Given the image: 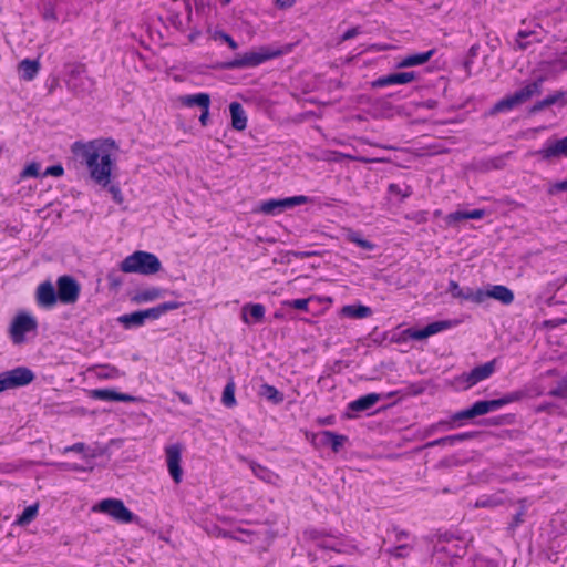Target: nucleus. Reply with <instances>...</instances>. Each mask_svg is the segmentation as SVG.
I'll return each mask as SVG.
<instances>
[{
	"label": "nucleus",
	"instance_id": "1",
	"mask_svg": "<svg viewBox=\"0 0 567 567\" xmlns=\"http://www.w3.org/2000/svg\"><path fill=\"white\" fill-rule=\"evenodd\" d=\"M118 150L116 143L112 138L93 140L87 143L74 142L71 151L82 161L89 168L91 178L102 187H109L113 199L121 204L123 195L117 185L111 184V174L114 166L113 156Z\"/></svg>",
	"mask_w": 567,
	"mask_h": 567
},
{
	"label": "nucleus",
	"instance_id": "2",
	"mask_svg": "<svg viewBox=\"0 0 567 567\" xmlns=\"http://www.w3.org/2000/svg\"><path fill=\"white\" fill-rule=\"evenodd\" d=\"M162 268L159 259L152 252L137 250L127 256L120 266L126 274L154 275Z\"/></svg>",
	"mask_w": 567,
	"mask_h": 567
},
{
	"label": "nucleus",
	"instance_id": "3",
	"mask_svg": "<svg viewBox=\"0 0 567 567\" xmlns=\"http://www.w3.org/2000/svg\"><path fill=\"white\" fill-rule=\"evenodd\" d=\"M544 81L545 78L539 76L537 80L528 83L520 90L514 92L512 95L502 99L494 105L493 113L509 111L515 106L527 102L533 96L539 95L542 93V86Z\"/></svg>",
	"mask_w": 567,
	"mask_h": 567
},
{
	"label": "nucleus",
	"instance_id": "4",
	"mask_svg": "<svg viewBox=\"0 0 567 567\" xmlns=\"http://www.w3.org/2000/svg\"><path fill=\"white\" fill-rule=\"evenodd\" d=\"M38 330V321L37 319L25 312L21 311L16 315L12 319L11 324L9 327V336L13 344H22L25 342V334L33 332L35 333Z\"/></svg>",
	"mask_w": 567,
	"mask_h": 567
},
{
	"label": "nucleus",
	"instance_id": "5",
	"mask_svg": "<svg viewBox=\"0 0 567 567\" xmlns=\"http://www.w3.org/2000/svg\"><path fill=\"white\" fill-rule=\"evenodd\" d=\"M33 371L27 367H17L0 373V393L30 384L34 380Z\"/></svg>",
	"mask_w": 567,
	"mask_h": 567
},
{
	"label": "nucleus",
	"instance_id": "6",
	"mask_svg": "<svg viewBox=\"0 0 567 567\" xmlns=\"http://www.w3.org/2000/svg\"><path fill=\"white\" fill-rule=\"evenodd\" d=\"M279 54L278 51H274L267 48H261L259 51L246 52L239 58H236L225 64L227 69H241L257 66Z\"/></svg>",
	"mask_w": 567,
	"mask_h": 567
},
{
	"label": "nucleus",
	"instance_id": "7",
	"mask_svg": "<svg viewBox=\"0 0 567 567\" xmlns=\"http://www.w3.org/2000/svg\"><path fill=\"white\" fill-rule=\"evenodd\" d=\"M102 513L110 515L113 519L120 523L137 522L138 517L134 515L121 499L106 498L99 503L96 506Z\"/></svg>",
	"mask_w": 567,
	"mask_h": 567
},
{
	"label": "nucleus",
	"instance_id": "8",
	"mask_svg": "<svg viewBox=\"0 0 567 567\" xmlns=\"http://www.w3.org/2000/svg\"><path fill=\"white\" fill-rule=\"evenodd\" d=\"M307 202L308 197L303 195L287 198H271L261 202L258 212L265 215L276 216L287 209L293 208L295 206L306 204Z\"/></svg>",
	"mask_w": 567,
	"mask_h": 567
},
{
	"label": "nucleus",
	"instance_id": "9",
	"mask_svg": "<svg viewBox=\"0 0 567 567\" xmlns=\"http://www.w3.org/2000/svg\"><path fill=\"white\" fill-rule=\"evenodd\" d=\"M81 287L78 281L68 275L61 276L56 280V292L59 301L63 305L75 303L80 297Z\"/></svg>",
	"mask_w": 567,
	"mask_h": 567
},
{
	"label": "nucleus",
	"instance_id": "10",
	"mask_svg": "<svg viewBox=\"0 0 567 567\" xmlns=\"http://www.w3.org/2000/svg\"><path fill=\"white\" fill-rule=\"evenodd\" d=\"M166 464L173 481L178 484L183 478L182 462V446L179 444H172L165 447Z\"/></svg>",
	"mask_w": 567,
	"mask_h": 567
},
{
	"label": "nucleus",
	"instance_id": "11",
	"mask_svg": "<svg viewBox=\"0 0 567 567\" xmlns=\"http://www.w3.org/2000/svg\"><path fill=\"white\" fill-rule=\"evenodd\" d=\"M495 371V361L492 360L482 365L473 368L470 372L463 373L460 377L462 383L465 384V389H470L478 382L488 379Z\"/></svg>",
	"mask_w": 567,
	"mask_h": 567
},
{
	"label": "nucleus",
	"instance_id": "12",
	"mask_svg": "<svg viewBox=\"0 0 567 567\" xmlns=\"http://www.w3.org/2000/svg\"><path fill=\"white\" fill-rule=\"evenodd\" d=\"M35 300L38 306L44 309H51L56 305L59 297L56 289L51 281H43L38 286Z\"/></svg>",
	"mask_w": 567,
	"mask_h": 567
},
{
	"label": "nucleus",
	"instance_id": "13",
	"mask_svg": "<svg viewBox=\"0 0 567 567\" xmlns=\"http://www.w3.org/2000/svg\"><path fill=\"white\" fill-rule=\"evenodd\" d=\"M523 398V393L519 391L511 392L495 400L476 401L480 408L481 415L487 414L492 411H496L502 406L519 401Z\"/></svg>",
	"mask_w": 567,
	"mask_h": 567
},
{
	"label": "nucleus",
	"instance_id": "14",
	"mask_svg": "<svg viewBox=\"0 0 567 567\" xmlns=\"http://www.w3.org/2000/svg\"><path fill=\"white\" fill-rule=\"evenodd\" d=\"M536 154L540 155L542 158L546 161L567 157V136L556 141H548Z\"/></svg>",
	"mask_w": 567,
	"mask_h": 567
},
{
	"label": "nucleus",
	"instance_id": "15",
	"mask_svg": "<svg viewBox=\"0 0 567 567\" xmlns=\"http://www.w3.org/2000/svg\"><path fill=\"white\" fill-rule=\"evenodd\" d=\"M416 79V73L411 72H399V73H391L384 76H380L377 80L372 82L373 87H383L388 85H395V84H406L412 82Z\"/></svg>",
	"mask_w": 567,
	"mask_h": 567
},
{
	"label": "nucleus",
	"instance_id": "16",
	"mask_svg": "<svg viewBox=\"0 0 567 567\" xmlns=\"http://www.w3.org/2000/svg\"><path fill=\"white\" fill-rule=\"evenodd\" d=\"M488 298L495 299L503 305H511L514 301V293L506 286L491 285L483 289V302Z\"/></svg>",
	"mask_w": 567,
	"mask_h": 567
},
{
	"label": "nucleus",
	"instance_id": "17",
	"mask_svg": "<svg viewBox=\"0 0 567 567\" xmlns=\"http://www.w3.org/2000/svg\"><path fill=\"white\" fill-rule=\"evenodd\" d=\"M90 396L101 401H121V402H134L136 398L126 393L117 392L114 389H94L91 390Z\"/></svg>",
	"mask_w": 567,
	"mask_h": 567
},
{
	"label": "nucleus",
	"instance_id": "18",
	"mask_svg": "<svg viewBox=\"0 0 567 567\" xmlns=\"http://www.w3.org/2000/svg\"><path fill=\"white\" fill-rule=\"evenodd\" d=\"M511 155L512 152H506L495 157L480 159L475 163V168L483 173L493 169H503L506 166L507 159Z\"/></svg>",
	"mask_w": 567,
	"mask_h": 567
},
{
	"label": "nucleus",
	"instance_id": "19",
	"mask_svg": "<svg viewBox=\"0 0 567 567\" xmlns=\"http://www.w3.org/2000/svg\"><path fill=\"white\" fill-rule=\"evenodd\" d=\"M183 303L178 301H166L163 303L157 305L156 307L148 308L145 310H141L143 315V319L146 322V320H157L163 315H165L168 311L179 309Z\"/></svg>",
	"mask_w": 567,
	"mask_h": 567
},
{
	"label": "nucleus",
	"instance_id": "20",
	"mask_svg": "<svg viewBox=\"0 0 567 567\" xmlns=\"http://www.w3.org/2000/svg\"><path fill=\"white\" fill-rule=\"evenodd\" d=\"M265 318V307L261 303H246L241 308V319L245 323L261 322Z\"/></svg>",
	"mask_w": 567,
	"mask_h": 567
},
{
	"label": "nucleus",
	"instance_id": "21",
	"mask_svg": "<svg viewBox=\"0 0 567 567\" xmlns=\"http://www.w3.org/2000/svg\"><path fill=\"white\" fill-rule=\"evenodd\" d=\"M381 395L378 393H369L363 395L348 404V411L350 412H363L371 409L377 402H379Z\"/></svg>",
	"mask_w": 567,
	"mask_h": 567
},
{
	"label": "nucleus",
	"instance_id": "22",
	"mask_svg": "<svg viewBox=\"0 0 567 567\" xmlns=\"http://www.w3.org/2000/svg\"><path fill=\"white\" fill-rule=\"evenodd\" d=\"M231 126L236 131H244L247 127V116L239 102H231L229 105Z\"/></svg>",
	"mask_w": 567,
	"mask_h": 567
},
{
	"label": "nucleus",
	"instance_id": "23",
	"mask_svg": "<svg viewBox=\"0 0 567 567\" xmlns=\"http://www.w3.org/2000/svg\"><path fill=\"white\" fill-rule=\"evenodd\" d=\"M434 53L435 49H431L426 52L409 54L398 63V68H411L415 65H422L426 63L433 56Z\"/></svg>",
	"mask_w": 567,
	"mask_h": 567
},
{
	"label": "nucleus",
	"instance_id": "24",
	"mask_svg": "<svg viewBox=\"0 0 567 567\" xmlns=\"http://www.w3.org/2000/svg\"><path fill=\"white\" fill-rule=\"evenodd\" d=\"M320 437L321 444L330 445L334 453H338L348 441V436L343 434H337L332 431H322L320 433Z\"/></svg>",
	"mask_w": 567,
	"mask_h": 567
},
{
	"label": "nucleus",
	"instance_id": "25",
	"mask_svg": "<svg viewBox=\"0 0 567 567\" xmlns=\"http://www.w3.org/2000/svg\"><path fill=\"white\" fill-rule=\"evenodd\" d=\"M480 415H481L480 408L477 405V402H475L471 408L454 413L451 416V421H449V422H440L437 424V426L439 425H447L450 429H452L453 427L452 423H454V422H458V421H463V420H468V419H474V417L480 416ZM434 427H436V425H433V429Z\"/></svg>",
	"mask_w": 567,
	"mask_h": 567
},
{
	"label": "nucleus",
	"instance_id": "26",
	"mask_svg": "<svg viewBox=\"0 0 567 567\" xmlns=\"http://www.w3.org/2000/svg\"><path fill=\"white\" fill-rule=\"evenodd\" d=\"M341 313L348 318L363 319L370 317L372 310L370 307L363 305H347L341 308Z\"/></svg>",
	"mask_w": 567,
	"mask_h": 567
},
{
	"label": "nucleus",
	"instance_id": "27",
	"mask_svg": "<svg viewBox=\"0 0 567 567\" xmlns=\"http://www.w3.org/2000/svg\"><path fill=\"white\" fill-rule=\"evenodd\" d=\"M40 70V63L37 60L24 59L19 63L21 78L31 81L35 78Z\"/></svg>",
	"mask_w": 567,
	"mask_h": 567
},
{
	"label": "nucleus",
	"instance_id": "28",
	"mask_svg": "<svg viewBox=\"0 0 567 567\" xmlns=\"http://www.w3.org/2000/svg\"><path fill=\"white\" fill-rule=\"evenodd\" d=\"M181 102L183 105L192 107V106H199L203 107H209L210 105V96L207 93H197L192 95H184L181 97Z\"/></svg>",
	"mask_w": 567,
	"mask_h": 567
},
{
	"label": "nucleus",
	"instance_id": "29",
	"mask_svg": "<svg viewBox=\"0 0 567 567\" xmlns=\"http://www.w3.org/2000/svg\"><path fill=\"white\" fill-rule=\"evenodd\" d=\"M484 209H473L471 212L456 210L447 215L449 223H457L465 219H481L485 216Z\"/></svg>",
	"mask_w": 567,
	"mask_h": 567
},
{
	"label": "nucleus",
	"instance_id": "30",
	"mask_svg": "<svg viewBox=\"0 0 567 567\" xmlns=\"http://www.w3.org/2000/svg\"><path fill=\"white\" fill-rule=\"evenodd\" d=\"M117 321L122 323L125 329L142 327L145 323L141 310L122 315L117 318Z\"/></svg>",
	"mask_w": 567,
	"mask_h": 567
},
{
	"label": "nucleus",
	"instance_id": "31",
	"mask_svg": "<svg viewBox=\"0 0 567 567\" xmlns=\"http://www.w3.org/2000/svg\"><path fill=\"white\" fill-rule=\"evenodd\" d=\"M163 296V290L156 287L147 288L138 291L133 298L132 301L136 303H144L154 301Z\"/></svg>",
	"mask_w": 567,
	"mask_h": 567
},
{
	"label": "nucleus",
	"instance_id": "32",
	"mask_svg": "<svg viewBox=\"0 0 567 567\" xmlns=\"http://www.w3.org/2000/svg\"><path fill=\"white\" fill-rule=\"evenodd\" d=\"M70 70L68 72V85L75 93L80 92V89L76 84V80L81 78V75L85 72V66L83 64H70Z\"/></svg>",
	"mask_w": 567,
	"mask_h": 567
},
{
	"label": "nucleus",
	"instance_id": "33",
	"mask_svg": "<svg viewBox=\"0 0 567 567\" xmlns=\"http://www.w3.org/2000/svg\"><path fill=\"white\" fill-rule=\"evenodd\" d=\"M259 395L264 396L274 404H279L284 402L285 399L281 392H279L274 385L267 383L260 386Z\"/></svg>",
	"mask_w": 567,
	"mask_h": 567
},
{
	"label": "nucleus",
	"instance_id": "34",
	"mask_svg": "<svg viewBox=\"0 0 567 567\" xmlns=\"http://www.w3.org/2000/svg\"><path fill=\"white\" fill-rule=\"evenodd\" d=\"M564 96V92H556L555 94L548 95L542 101H538L530 109L532 113H537L543 111L545 107H548L555 103H557Z\"/></svg>",
	"mask_w": 567,
	"mask_h": 567
},
{
	"label": "nucleus",
	"instance_id": "35",
	"mask_svg": "<svg viewBox=\"0 0 567 567\" xmlns=\"http://www.w3.org/2000/svg\"><path fill=\"white\" fill-rule=\"evenodd\" d=\"M235 389H236V385L233 380H230L224 388L223 395H221V402L226 408H233L237 403L236 398H235Z\"/></svg>",
	"mask_w": 567,
	"mask_h": 567
},
{
	"label": "nucleus",
	"instance_id": "36",
	"mask_svg": "<svg viewBox=\"0 0 567 567\" xmlns=\"http://www.w3.org/2000/svg\"><path fill=\"white\" fill-rule=\"evenodd\" d=\"M461 301H472L474 303H483V289L463 288Z\"/></svg>",
	"mask_w": 567,
	"mask_h": 567
},
{
	"label": "nucleus",
	"instance_id": "37",
	"mask_svg": "<svg viewBox=\"0 0 567 567\" xmlns=\"http://www.w3.org/2000/svg\"><path fill=\"white\" fill-rule=\"evenodd\" d=\"M38 514V505L34 504V505H30L28 507H25L22 512V514L18 517L17 519V524L21 525V526H25L28 524H30L37 516Z\"/></svg>",
	"mask_w": 567,
	"mask_h": 567
},
{
	"label": "nucleus",
	"instance_id": "38",
	"mask_svg": "<svg viewBox=\"0 0 567 567\" xmlns=\"http://www.w3.org/2000/svg\"><path fill=\"white\" fill-rule=\"evenodd\" d=\"M347 239L365 250H372L374 248V245L371 241L362 238L358 231L349 230L347 233Z\"/></svg>",
	"mask_w": 567,
	"mask_h": 567
},
{
	"label": "nucleus",
	"instance_id": "39",
	"mask_svg": "<svg viewBox=\"0 0 567 567\" xmlns=\"http://www.w3.org/2000/svg\"><path fill=\"white\" fill-rule=\"evenodd\" d=\"M520 507L518 512L513 516V520L508 525L509 530H515L523 522L526 515L525 499L519 501Z\"/></svg>",
	"mask_w": 567,
	"mask_h": 567
},
{
	"label": "nucleus",
	"instance_id": "40",
	"mask_svg": "<svg viewBox=\"0 0 567 567\" xmlns=\"http://www.w3.org/2000/svg\"><path fill=\"white\" fill-rule=\"evenodd\" d=\"M388 189L390 194L398 195L402 199L408 198L409 196L412 195V188L409 185H403L402 187L399 184H390Z\"/></svg>",
	"mask_w": 567,
	"mask_h": 567
},
{
	"label": "nucleus",
	"instance_id": "41",
	"mask_svg": "<svg viewBox=\"0 0 567 567\" xmlns=\"http://www.w3.org/2000/svg\"><path fill=\"white\" fill-rule=\"evenodd\" d=\"M452 327V322L451 321H447V320H442V321H434L430 324H427L425 328H426V332L429 333V336H433L440 331H443L445 329H449Z\"/></svg>",
	"mask_w": 567,
	"mask_h": 567
},
{
	"label": "nucleus",
	"instance_id": "42",
	"mask_svg": "<svg viewBox=\"0 0 567 567\" xmlns=\"http://www.w3.org/2000/svg\"><path fill=\"white\" fill-rule=\"evenodd\" d=\"M410 550H411V547L409 545L404 544V545H399L393 548H390L386 551L395 558H404L409 555Z\"/></svg>",
	"mask_w": 567,
	"mask_h": 567
},
{
	"label": "nucleus",
	"instance_id": "43",
	"mask_svg": "<svg viewBox=\"0 0 567 567\" xmlns=\"http://www.w3.org/2000/svg\"><path fill=\"white\" fill-rule=\"evenodd\" d=\"M40 176V164L32 162L22 172L21 177H38Z\"/></svg>",
	"mask_w": 567,
	"mask_h": 567
},
{
	"label": "nucleus",
	"instance_id": "44",
	"mask_svg": "<svg viewBox=\"0 0 567 567\" xmlns=\"http://www.w3.org/2000/svg\"><path fill=\"white\" fill-rule=\"evenodd\" d=\"M250 467H251V471L254 472V474L256 476H258L259 478H261L264 481L270 480L271 473L266 467H264L259 464H256V463H251Z\"/></svg>",
	"mask_w": 567,
	"mask_h": 567
},
{
	"label": "nucleus",
	"instance_id": "45",
	"mask_svg": "<svg viewBox=\"0 0 567 567\" xmlns=\"http://www.w3.org/2000/svg\"><path fill=\"white\" fill-rule=\"evenodd\" d=\"M550 396L555 398H567V383L566 381H560L556 388L551 389L548 393Z\"/></svg>",
	"mask_w": 567,
	"mask_h": 567
},
{
	"label": "nucleus",
	"instance_id": "46",
	"mask_svg": "<svg viewBox=\"0 0 567 567\" xmlns=\"http://www.w3.org/2000/svg\"><path fill=\"white\" fill-rule=\"evenodd\" d=\"M534 32L532 31H519L517 33V40H516V45L518 49L520 50H525L528 48V45L530 44L529 41H523L525 38H528L530 35H533Z\"/></svg>",
	"mask_w": 567,
	"mask_h": 567
},
{
	"label": "nucleus",
	"instance_id": "47",
	"mask_svg": "<svg viewBox=\"0 0 567 567\" xmlns=\"http://www.w3.org/2000/svg\"><path fill=\"white\" fill-rule=\"evenodd\" d=\"M106 279L112 289H117L123 284L122 277L116 271L109 272Z\"/></svg>",
	"mask_w": 567,
	"mask_h": 567
},
{
	"label": "nucleus",
	"instance_id": "48",
	"mask_svg": "<svg viewBox=\"0 0 567 567\" xmlns=\"http://www.w3.org/2000/svg\"><path fill=\"white\" fill-rule=\"evenodd\" d=\"M561 192H567V179L556 182V183L551 184L548 188V194H550V195H555V194H558Z\"/></svg>",
	"mask_w": 567,
	"mask_h": 567
},
{
	"label": "nucleus",
	"instance_id": "49",
	"mask_svg": "<svg viewBox=\"0 0 567 567\" xmlns=\"http://www.w3.org/2000/svg\"><path fill=\"white\" fill-rule=\"evenodd\" d=\"M64 174V168L61 164H58V165H53V166H50L48 167L44 173L42 174V176H55V177H60Z\"/></svg>",
	"mask_w": 567,
	"mask_h": 567
},
{
	"label": "nucleus",
	"instance_id": "50",
	"mask_svg": "<svg viewBox=\"0 0 567 567\" xmlns=\"http://www.w3.org/2000/svg\"><path fill=\"white\" fill-rule=\"evenodd\" d=\"M447 291L452 295L453 298L461 300L463 288H461L455 280H450Z\"/></svg>",
	"mask_w": 567,
	"mask_h": 567
},
{
	"label": "nucleus",
	"instance_id": "51",
	"mask_svg": "<svg viewBox=\"0 0 567 567\" xmlns=\"http://www.w3.org/2000/svg\"><path fill=\"white\" fill-rule=\"evenodd\" d=\"M446 444L453 445L452 435L431 441L426 443L425 447L442 446Z\"/></svg>",
	"mask_w": 567,
	"mask_h": 567
},
{
	"label": "nucleus",
	"instance_id": "52",
	"mask_svg": "<svg viewBox=\"0 0 567 567\" xmlns=\"http://www.w3.org/2000/svg\"><path fill=\"white\" fill-rule=\"evenodd\" d=\"M309 299H295L288 302V305L298 310L308 309Z\"/></svg>",
	"mask_w": 567,
	"mask_h": 567
},
{
	"label": "nucleus",
	"instance_id": "53",
	"mask_svg": "<svg viewBox=\"0 0 567 567\" xmlns=\"http://www.w3.org/2000/svg\"><path fill=\"white\" fill-rule=\"evenodd\" d=\"M410 337L414 340H423L429 338V333L426 332V328L423 329H415L410 331Z\"/></svg>",
	"mask_w": 567,
	"mask_h": 567
},
{
	"label": "nucleus",
	"instance_id": "54",
	"mask_svg": "<svg viewBox=\"0 0 567 567\" xmlns=\"http://www.w3.org/2000/svg\"><path fill=\"white\" fill-rule=\"evenodd\" d=\"M359 33H360V29L358 27L351 28V29L347 30L341 35V41H348V40L357 37Z\"/></svg>",
	"mask_w": 567,
	"mask_h": 567
},
{
	"label": "nucleus",
	"instance_id": "55",
	"mask_svg": "<svg viewBox=\"0 0 567 567\" xmlns=\"http://www.w3.org/2000/svg\"><path fill=\"white\" fill-rule=\"evenodd\" d=\"M84 450H85V444H84V443H82V442H79V443H75V444H73V445H71V446H66V447L64 449V452H76V453H82V452H84Z\"/></svg>",
	"mask_w": 567,
	"mask_h": 567
},
{
	"label": "nucleus",
	"instance_id": "56",
	"mask_svg": "<svg viewBox=\"0 0 567 567\" xmlns=\"http://www.w3.org/2000/svg\"><path fill=\"white\" fill-rule=\"evenodd\" d=\"M472 437H473V433H470V432L452 435L453 444L472 439Z\"/></svg>",
	"mask_w": 567,
	"mask_h": 567
},
{
	"label": "nucleus",
	"instance_id": "57",
	"mask_svg": "<svg viewBox=\"0 0 567 567\" xmlns=\"http://www.w3.org/2000/svg\"><path fill=\"white\" fill-rule=\"evenodd\" d=\"M220 38L233 49L236 50L238 48L237 42L227 33H221Z\"/></svg>",
	"mask_w": 567,
	"mask_h": 567
},
{
	"label": "nucleus",
	"instance_id": "58",
	"mask_svg": "<svg viewBox=\"0 0 567 567\" xmlns=\"http://www.w3.org/2000/svg\"><path fill=\"white\" fill-rule=\"evenodd\" d=\"M208 117H209V107L205 106L202 109V114L199 116V122L203 126L207 125Z\"/></svg>",
	"mask_w": 567,
	"mask_h": 567
},
{
	"label": "nucleus",
	"instance_id": "59",
	"mask_svg": "<svg viewBox=\"0 0 567 567\" xmlns=\"http://www.w3.org/2000/svg\"><path fill=\"white\" fill-rule=\"evenodd\" d=\"M295 3V0H277V6L279 8H290Z\"/></svg>",
	"mask_w": 567,
	"mask_h": 567
},
{
	"label": "nucleus",
	"instance_id": "60",
	"mask_svg": "<svg viewBox=\"0 0 567 567\" xmlns=\"http://www.w3.org/2000/svg\"><path fill=\"white\" fill-rule=\"evenodd\" d=\"M177 396L184 404L189 405L192 403L190 398L186 393L177 392Z\"/></svg>",
	"mask_w": 567,
	"mask_h": 567
},
{
	"label": "nucleus",
	"instance_id": "61",
	"mask_svg": "<svg viewBox=\"0 0 567 567\" xmlns=\"http://www.w3.org/2000/svg\"><path fill=\"white\" fill-rule=\"evenodd\" d=\"M44 19H55L54 11L52 9H48L43 13Z\"/></svg>",
	"mask_w": 567,
	"mask_h": 567
},
{
	"label": "nucleus",
	"instance_id": "62",
	"mask_svg": "<svg viewBox=\"0 0 567 567\" xmlns=\"http://www.w3.org/2000/svg\"><path fill=\"white\" fill-rule=\"evenodd\" d=\"M348 157L351 158V159L359 161L361 163H372V162H375V159H370V158H367V157H352V156H348Z\"/></svg>",
	"mask_w": 567,
	"mask_h": 567
},
{
	"label": "nucleus",
	"instance_id": "63",
	"mask_svg": "<svg viewBox=\"0 0 567 567\" xmlns=\"http://www.w3.org/2000/svg\"><path fill=\"white\" fill-rule=\"evenodd\" d=\"M408 537V533L404 532V530H400L398 534H396V540H401L403 538Z\"/></svg>",
	"mask_w": 567,
	"mask_h": 567
},
{
	"label": "nucleus",
	"instance_id": "64",
	"mask_svg": "<svg viewBox=\"0 0 567 567\" xmlns=\"http://www.w3.org/2000/svg\"><path fill=\"white\" fill-rule=\"evenodd\" d=\"M224 536H225V537H230V538H233V539H235V540H238V539H239L238 537L233 536V535H230L229 533H225V534H224Z\"/></svg>",
	"mask_w": 567,
	"mask_h": 567
}]
</instances>
